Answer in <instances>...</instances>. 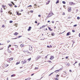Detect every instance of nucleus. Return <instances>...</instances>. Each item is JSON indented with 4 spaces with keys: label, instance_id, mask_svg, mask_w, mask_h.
I'll return each mask as SVG.
<instances>
[{
    "label": "nucleus",
    "instance_id": "nucleus-1",
    "mask_svg": "<svg viewBox=\"0 0 80 80\" xmlns=\"http://www.w3.org/2000/svg\"><path fill=\"white\" fill-rule=\"evenodd\" d=\"M13 60V58H8L7 60V62H10L11 60Z\"/></svg>",
    "mask_w": 80,
    "mask_h": 80
},
{
    "label": "nucleus",
    "instance_id": "nucleus-2",
    "mask_svg": "<svg viewBox=\"0 0 80 80\" xmlns=\"http://www.w3.org/2000/svg\"><path fill=\"white\" fill-rule=\"evenodd\" d=\"M2 8H3L4 10H6V9L5 8L6 7V5H4L3 4H2Z\"/></svg>",
    "mask_w": 80,
    "mask_h": 80
},
{
    "label": "nucleus",
    "instance_id": "nucleus-3",
    "mask_svg": "<svg viewBox=\"0 0 80 80\" xmlns=\"http://www.w3.org/2000/svg\"><path fill=\"white\" fill-rule=\"evenodd\" d=\"M75 4L72 2H69V5H75Z\"/></svg>",
    "mask_w": 80,
    "mask_h": 80
},
{
    "label": "nucleus",
    "instance_id": "nucleus-4",
    "mask_svg": "<svg viewBox=\"0 0 80 80\" xmlns=\"http://www.w3.org/2000/svg\"><path fill=\"white\" fill-rule=\"evenodd\" d=\"M27 63V60H24L23 61H22V64H24V63Z\"/></svg>",
    "mask_w": 80,
    "mask_h": 80
},
{
    "label": "nucleus",
    "instance_id": "nucleus-5",
    "mask_svg": "<svg viewBox=\"0 0 80 80\" xmlns=\"http://www.w3.org/2000/svg\"><path fill=\"white\" fill-rule=\"evenodd\" d=\"M55 58V57H54V56H51L50 59L51 60H53V58Z\"/></svg>",
    "mask_w": 80,
    "mask_h": 80
},
{
    "label": "nucleus",
    "instance_id": "nucleus-6",
    "mask_svg": "<svg viewBox=\"0 0 80 80\" xmlns=\"http://www.w3.org/2000/svg\"><path fill=\"white\" fill-rule=\"evenodd\" d=\"M71 10H72V8L71 7H69L68 8V11L69 12H71Z\"/></svg>",
    "mask_w": 80,
    "mask_h": 80
},
{
    "label": "nucleus",
    "instance_id": "nucleus-7",
    "mask_svg": "<svg viewBox=\"0 0 80 80\" xmlns=\"http://www.w3.org/2000/svg\"><path fill=\"white\" fill-rule=\"evenodd\" d=\"M31 29H32V27H29V28L28 29V31H30L31 30Z\"/></svg>",
    "mask_w": 80,
    "mask_h": 80
},
{
    "label": "nucleus",
    "instance_id": "nucleus-8",
    "mask_svg": "<svg viewBox=\"0 0 80 80\" xmlns=\"http://www.w3.org/2000/svg\"><path fill=\"white\" fill-rule=\"evenodd\" d=\"M32 47L31 46H29V50H32Z\"/></svg>",
    "mask_w": 80,
    "mask_h": 80
},
{
    "label": "nucleus",
    "instance_id": "nucleus-9",
    "mask_svg": "<svg viewBox=\"0 0 80 80\" xmlns=\"http://www.w3.org/2000/svg\"><path fill=\"white\" fill-rule=\"evenodd\" d=\"M17 14L18 15V16H19V15H22V14L21 13H19L18 12H17Z\"/></svg>",
    "mask_w": 80,
    "mask_h": 80
},
{
    "label": "nucleus",
    "instance_id": "nucleus-10",
    "mask_svg": "<svg viewBox=\"0 0 80 80\" xmlns=\"http://www.w3.org/2000/svg\"><path fill=\"white\" fill-rule=\"evenodd\" d=\"M20 61H19L17 62L16 65H18V64H20Z\"/></svg>",
    "mask_w": 80,
    "mask_h": 80
},
{
    "label": "nucleus",
    "instance_id": "nucleus-11",
    "mask_svg": "<svg viewBox=\"0 0 80 80\" xmlns=\"http://www.w3.org/2000/svg\"><path fill=\"white\" fill-rule=\"evenodd\" d=\"M20 47L21 48L23 47H24V44H22L20 45Z\"/></svg>",
    "mask_w": 80,
    "mask_h": 80
},
{
    "label": "nucleus",
    "instance_id": "nucleus-12",
    "mask_svg": "<svg viewBox=\"0 0 80 80\" xmlns=\"http://www.w3.org/2000/svg\"><path fill=\"white\" fill-rule=\"evenodd\" d=\"M18 34V33H17V32H15V33H14V35H17Z\"/></svg>",
    "mask_w": 80,
    "mask_h": 80
},
{
    "label": "nucleus",
    "instance_id": "nucleus-13",
    "mask_svg": "<svg viewBox=\"0 0 80 80\" xmlns=\"http://www.w3.org/2000/svg\"><path fill=\"white\" fill-rule=\"evenodd\" d=\"M50 1H48V2H46V5H48V4L49 3H50Z\"/></svg>",
    "mask_w": 80,
    "mask_h": 80
},
{
    "label": "nucleus",
    "instance_id": "nucleus-14",
    "mask_svg": "<svg viewBox=\"0 0 80 80\" xmlns=\"http://www.w3.org/2000/svg\"><path fill=\"white\" fill-rule=\"evenodd\" d=\"M59 2H60V1L57 0L56 2V4H57L58 3H59Z\"/></svg>",
    "mask_w": 80,
    "mask_h": 80
},
{
    "label": "nucleus",
    "instance_id": "nucleus-15",
    "mask_svg": "<svg viewBox=\"0 0 80 80\" xmlns=\"http://www.w3.org/2000/svg\"><path fill=\"white\" fill-rule=\"evenodd\" d=\"M51 35H52V36H54L55 35V34L53 32H52L51 34Z\"/></svg>",
    "mask_w": 80,
    "mask_h": 80
},
{
    "label": "nucleus",
    "instance_id": "nucleus-16",
    "mask_svg": "<svg viewBox=\"0 0 80 80\" xmlns=\"http://www.w3.org/2000/svg\"><path fill=\"white\" fill-rule=\"evenodd\" d=\"M70 35V32H68L67 34V35Z\"/></svg>",
    "mask_w": 80,
    "mask_h": 80
},
{
    "label": "nucleus",
    "instance_id": "nucleus-17",
    "mask_svg": "<svg viewBox=\"0 0 80 80\" xmlns=\"http://www.w3.org/2000/svg\"><path fill=\"white\" fill-rule=\"evenodd\" d=\"M48 28L50 31H52V29H51V28H50L48 27Z\"/></svg>",
    "mask_w": 80,
    "mask_h": 80
},
{
    "label": "nucleus",
    "instance_id": "nucleus-18",
    "mask_svg": "<svg viewBox=\"0 0 80 80\" xmlns=\"http://www.w3.org/2000/svg\"><path fill=\"white\" fill-rule=\"evenodd\" d=\"M59 72V70H57L55 71L54 72H55V73H58V72Z\"/></svg>",
    "mask_w": 80,
    "mask_h": 80
},
{
    "label": "nucleus",
    "instance_id": "nucleus-19",
    "mask_svg": "<svg viewBox=\"0 0 80 80\" xmlns=\"http://www.w3.org/2000/svg\"><path fill=\"white\" fill-rule=\"evenodd\" d=\"M8 5H9V6H10V7H12V4H8Z\"/></svg>",
    "mask_w": 80,
    "mask_h": 80
},
{
    "label": "nucleus",
    "instance_id": "nucleus-20",
    "mask_svg": "<svg viewBox=\"0 0 80 80\" xmlns=\"http://www.w3.org/2000/svg\"><path fill=\"white\" fill-rule=\"evenodd\" d=\"M70 65V63H68L67 65V66H68V67H69Z\"/></svg>",
    "mask_w": 80,
    "mask_h": 80
},
{
    "label": "nucleus",
    "instance_id": "nucleus-21",
    "mask_svg": "<svg viewBox=\"0 0 80 80\" xmlns=\"http://www.w3.org/2000/svg\"><path fill=\"white\" fill-rule=\"evenodd\" d=\"M9 65L8 64H5V66L6 67H7Z\"/></svg>",
    "mask_w": 80,
    "mask_h": 80
},
{
    "label": "nucleus",
    "instance_id": "nucleus-22",
    "mask_svg": "<svg viewBox=\"0 0 80 80\" xmlns=\"http://www.w3.org/2000/svg\"><path fill=\"white\" fill-rule=\"evenodd\" d=\"M11 77H15V74H13L11 76Z\"/></svg>",
    "mask_w": 80,
    "mask_h": 80
},
{
    "label": "nucleus",
    "instance_id": "nucleus-23",
    "mask_svg": "<svg viewBox=\"0 0 80 80\" xmlns=\"http://www.w3.org/2000/svg\"><path fill=\"white\" fill-rule=\"evenodd\" d=\"M28 60V62H30V60H31V58H29V59H28V60Z\"/></svg>",
    "mask_w": 80,
    "mask_h": 80
},
{
    "label": "nucleus",
    "instance_id": "nucleus-24",
    "mask_svg": "<svg viewBox=\"0 0 80 80\" xmlns=\"http://www.w3.org/2000/svg\"><path fill=\"white\" fill-rule=\"evenodd\" d=\"M31 78H27V80H31Z\"/></svg>",
    "mask_w": 80,
    "mask_h": 80
},
{
    "label": "nucleus",
    "instance_id": "nucleus-25",
    "mask_svg": "<svg viewBox=\"0 0 80 80\" xmlns=\"http://www.w3.org/2000/svg\"><path fill=\"white\" fill-rule=\"evenodd\" d=\"M56 78H58V77H59V75H57L56 76Z\"/></svg>",
    "mask_w": 80,
    "mask_h": 80
},
{
    "label": "nucleus",
    "instance_id": "nucleus-26",
    "mask_svg": "<svg viewBox=\"0 0 80 80\" xmlns=\"http://www.w3.org/2000/svg\"><path fill=\"white\" fill-rule=\"evenodd\" d=\"M8 52L10 53H12V51H10V50H8Z\"/></svg>",
    "mask_w": 80,
    "mask_h": 80
},
{
    "label": "nucleus",
    "instance_id": "nucleus-27",
    "mask_svg": "<svg viewBox=\"0 0 80 80\" xmlns=\"http://www.w3.org/2000/svg\"><path fill=\"white\" fill-rule=\"evenodd\" d=\"M12 3L13 5H15V4H14V3L13 2H11Z\"/></svg>",
    "mask_w": 80,
    "mask_h": 80
},
{
    "label": "nucleus",
    "instance_id": "nucleus-28",
    "mask_svg": "<svg viewBox=\"0 0 80 80\" xmlns=\"http://www.w3.org/2000/svg\"><path fill=\"white\" fill-rule=\"evenodd\" d=\"M9 23H13V21H10L9 22Z\"/></svg>",
    "mask_w": 80,
    "mask_h": 80
},
{
    "label": "nucleus",
    "instance_id": "nucleus-29",
    "mask_svg": "<svg viewBox=\"0 0 80 80\" xmlns=\"http://www.w3.org/2000/svg\"><path fill=\"white\" fill-rule=\"evenodd\" d=\"M8 13H9V14H10V15H11L12 14V12H11L10 11H9L8 12Z\"/></svg>",
    "mask_w": 80,
    "mask_h": 80
},
{
    "label": "nucleus",
    "instance_id": "nucleus-30",
    "mask_svg": "<svg viewBox=\"0 0 80 80\" xmlns=\"http://www.w3.org/2000/svg\"><path fill=\"white\" fill-rule=\"evenodd\" d=\"M22 37V36H20L18 37V38H20V37Z\"/></svg>",
    "mask_w": 80,
    "mask_h": 80
},
{
    "label": "nucleus",
    "instance_id": "nucleus-31",
    "mask_svg": "<svg viewBox=\"0 0 80 80\" xmlns=\"http://www.w3.org/2000/svg\"><path fill=\"white\" fill-rule=\"evenodd\" d=\"M62 3L63 4H65L66 3V2L65 1H62Z\"/></svg>",
    "mask_w": 80,
    "mask_h": 80
},
{
    "label": "nucleus",
    "instance_id": "nucleus-32",
    "mask_svg": "<svg viewBox=\"0 0 80 80\" xmlns=\"http://www.w3.org/2000/svg\"><path fill=\"white\" fill-rule=\"evenodd\" d=\"M48 62H49V63H52V61H48Z\"/></svg>",
    "mask_w": 80,
    "mask_h": 80
},
{
    "label": "nucleus",
    "instance_id": "nucleus-33",
    "mask_svg": "<svg viewBox=\"0 0 80 80\" xmlns=\"http://www.w3.org/2000/svg\"><path fill=\"white\" fill-rule=\"evenodd\" d=\"M2 28H5V26L4 25H2Z\"/></svg>",
    "mask_w": 80,
    "mask_h": 80
},
{
    "label": "nucleus",
    "instance_id": "nucleus-34",
    "mask_svg": "<svg viewBox=\"0 0 80 80\" xmlns=\"http://www.w3.org/2000/svg\"><path fill=\"white\" fill-rule=\"evenodd\" d=\"M1 12L2 13L3 12V10H2V8H1Z\"/></svg>",
    "mask_w": 80,
    "mask_h": 80
},
{
    "label": "nucleus",
    "instance_id": "nucleus-35",
    "mask_svg": "<svg viewBox=\"0 0 80 80\" xmlns=\"http://www.w3.org/2000/svg\"><path fill=\"white\" fill-rule=\"evenodd\" d=\"M42 27V28H44V27H46V26L45 25H43Z\"/></svg>",
    "mask_w": 80,
    "mask_h": 80
},
{
    "label": "nucleus",
    "instance_id": "nucleus-36",
    "mask_svg": "<svg viewBox=\"0 0 80 80\" xmlns=\"http://www.w3.org/2000/svg\"><path fill=\"white\" fill-rule=\"evenodd\" d=\"M30 12L31 13H33V10L31 11H30Z\"/></svg>",
    "mask_w": 80,
    "mask_h": 80
},
{
    "label": "nucleus",
    "instance_id": "nucleus-37",
    "mask_svg": "<svg viewBox=\"0 0 80 80\" xmlns=\"http://www.w3.org/2000/svg\"><path fill=\"white\" fill-rule=\"evenodd\" d=\"M53 72H52V73H51L50 74H49V76H50V75H52V74H53Z\"/></svg>",
    "mask_w": 80,
    "mask_h": 80
},
{
    "label": "nucleus",
    "instance_id": "nucleus-38",
    "mask_svg": "<svg viewBox=\"0 0 80 80\" xmlns=\"http://www.w3.org/2000/svg\"><path fill=\"white\" fill-rule=\"evenodd\" d=\"M55 80H58V78H55Z\"/></svg>",
    "mask_w": 80,
    "mask_h": 80
},
{
    "label": "nucleus",
    "instance_id": "nucleus-39",
    "mask_svg": "<svg viewBox=\"0 0 80 80\" xmlns=\"http://www.w3.org/2000/svg\"><path fill=\"white\" fill-rule=\"evenodd\" d=\"M70 18H71V17H68V19H70Z\"/></svg>",
    "mask_w": 80,
    "mask_h": 80
},
{
    "label": "nucleus",
    "instance_id": "nucleus-40",
    "mask_svg": "<svg viewBox=\"0 0 80 80\" xmlns=\"http://www.w3.org/2000/svg\"><path fill=\"white\" fill-rule=\"evenodd\" d=\"M32 7V5H30L28 6V7Z\"/></svg>",
    "mask_w": 80,
    "mask_h": 80
},
{
    "label": "nucleus",
    "instance_id": "nucleus-41",
    "mask_svg": "<svg viewBox=\"0 0 80 80\" xmlns=\"http://www.w3.org/2000/svg\"><path fill=\"white\" fill-rule=\"evenodd\" d=\"M10 47H11V45H10L8 46V48H10Z\"/></svg>",
    "mask_w": 80,
    "mask_h": 80
},
{
    "label": "nucleus",
    "instance_id": "nucleus-42",
    "mask_svg": "<svg viewBox=\"0 0 80 80\" xmlns=\"http://www.w3.org/2000/svg\"><path fill=\"white\" fill-rule=\"evenodd\" d=\"M52 48V45H50L49 46V48Z\"/></svg>",
    "mask_w": 80,
    "mask_h": 80
},
{
    "label": "nucleus",
    "instance_id": "nucleus-43",
    "mask_svg": "<svg viewBox=\"0 0 80 80\" xmlns=\"http://www.w3.org/2000/svg\"><path fill=\"white\" fill-rule=\"evenodd\" d=\"M48 55H48L47 56L45 57V58H47V56H48Z\"/></svg>",
    "mask_w": 80,
    "mask_h": 80
},
{
    "label": "nucleus",
    "instance_id": "nucleus-44",
    "mask_svg": "<svg viewBox=\"0 0 80 80\" xmlns=\"http://www.w3.org/2000/svg\"><path fill=\"white\" fill-rule=\"evenodd\" d=\"M77 19H78V20L80 19V18H79V17H77Z\"/></svg>",
    "mask_w": 80,
    "mask_h": 80
},
{
    "label": "nucleus",
    "instance_id": "nucleus-45",
    "mask_svg": "<svg viewBox=\"0 0 80 80\" xmlns=\"http://www.w3.org/2000/svg\"><path fill=\"white\" fill-rule=\"evenodd\" d=\"M38 17H41V15H38Z\"/></svg>",
    "mask_w": 80,
    "mask_h": 80
},
{
    "label": "nucleus",
    "instance_id": "nucleus-46",
    "mask_svg": "<svg viewBox=\"0 0 80 80\" xmlns=\"http://www.w3.org/2000/svg\"><path fill=\"white\" fill-rule=\"evenodd\" d=\"M77 24L73 26L74 27H77Z\"/></svg>",
    "mask_w": 80,
    "mask_h": 80
},
{
    "label": "nucleus",
    "instance_id": "nucleus-47",
    "mask_svg": "<svg viewBox=\"0 0 80 80\" xmlns=\"http://www.w3.org/2000/svg\"><path fill=\"white\" fill-rule=\"evenodd\" d=\"M68 58V57H65L66 59H67V58Z\"/></svg>",
    "mask_w": 80,
    "mask_h": 80
},
{
    "label": "nucleus",
    "instance_id": "nucleus-48",
    "mask_svg": "<svg viewBox=\"0 0 80 80\" xmlns=\"http://www.w3.org/2000/svg\"><path fill=\"white\" fill-rule=\"evenodd\" d=\"M72 32H75V30H72Z\"/></svg>",
    "mask_w": 80,
    "mask_h": 80
},
{
    "label": "nucleus",
    "instance_id": "nucleus-49",
    "mask_svg": "<svg viewBox=\"0 0 80 80\" xmlns=\"http://www.w3.org/2000/svg\"><path fill=\"white\" fill-rule=\"evenodd\" d=\"M21 12H23V9H21V10L20 11Z\"/></svg>",
    "mask_w": 80,
    "mask_h": 80
},
{
    "label": "nucleus",
    "instance_id": "nucleus-50",
    "mask_svg": "<svg viewBox=\"0 0 80 80\" xmlns=\"http://www.w3.org/2000/svg\"><path fill=\"white\" fill-rule=\"evenodd\" d=\"M14 7H15V8H17V6L15 5L14 6Z\"/></svg>",
    "mask_w": 80,
    "mask_h": 80
},
{
    "label": "nucleus",
    "instance_id": "nucleus-51",
    "mask_svg": "<svg viewBox=\"0 0 80 80\" xmlns=\"http://www.w3.org/2000/svg\"><path fill=\"white\" fill-rule=\"evenodd\" d=\"M63 15H65V12H63L62 14Z\"/></svg>",
    "mask_w": 80,
    "mask_h": 80
},
{
    "label": "nucleus",
    "instance_id": "nucleus-52",
    "mask_svg": "<svg viewBox=\"0 0 80 80\" xmlns=\"http://www.w3.org/2000/svg\"><path fill=\"white\" fill-rule=\"evenodd\" d=\"M38 68H35V69H36V70H37V69H38Z\"/></svg>",
    "mask_w": 80,
    "mask_h": 80
},
{
    "label": "nucleus",
    "instance_id": "nucleus-53",
    "mask_svg": "<svg viewBox=\"0 0 80 80\" xmlns=\"http://www.w3.org/2000/svg\"><path fill=\"white\" fill-rule=\"evenodd\" d=\"M3 47L2 48H1L0 49V50H3Z\"/></svg>",
    "mask_w": 80,
    "mask_h": 80
},
{
    "label": "nucleus",
    "instance_id": "nucleus-54",
    "mask_svg": "<svg viewBox=\"0 0 80 80\" xmlns=\"http://www.w3.org/2000/svg\"><path fill=\"white\" fill-rule=\"evenodd\" d=\"M69 72H72V70H69Z\"/></svg>",
    "mask_w": 80,
    "mask_h": 80
},
{
    "label": "nucleus",
    "instance_id": "nucleus-55",
    "mask_svg": "<svg viewBox=\"0 0 80 80\" xmlns=\"http://www.w3.org/2000/svg\"><path fill=\"white\" fill-rule=\"evenodd\" d=\"M77 63V62H75V63L73 65L75 66V63Z\"/></svg>",
    "mask_w": 80,
    "mask_h": 80
},
{
    "label": "nucleus",
    "instance_id": "nucleus-56",
    "mask_svg": "<svg viewBox=\"0 0 80 80\" xmlns=\"http://www.w3.org/2000/svg\"><path fill=\"white\" fill-rule=\"evenodd\" d=\"M47 48H50V46H47Z\"/></svg>",
    "mask_w": 80,
    "mask_h": 80
},
{
    "label": "nucleus",
    "instance_id": "nucleus-57",
    "mask_svg": "<svg viewBox=\"0 0 80 80\" xmlns=\"http://www.w3.org/2000/svg\"><path fill=\"white\" fill-rule=\"evenodd\" d=\"M33 75H34V73L32 74L31 75V76H33Z\"/></svg>",
    "mask_w": 80,
    "mask_h": 80
},
{
    "label": "nucleus",
    "instance_id": "nucleus-58",
    "mask_svg": "<svg viewBox=\"0 0 80 80\" xmlns=\"http://www.w3.org/2000/svg\"><path fill=\"white\" fill-rule=\"evenodd\" d=\"M52 23H54V21H52Z\"/></svg>",
    "mask_w": 80,
    "mask_h": 80
},
{
    "label": "nucleus",
    "instance_id": "nucleus-59",
    "mask_svg": "<svg viewBox=\"0 0 80 80\" xmlns=\"http://www.w3.org/2000/svg\"><path fill=\"white\" fill-rule=\"evenodd\" d=\"M11 50H14V48H11Z\"/></svg>",
    "mask_w": 80,
    "mask_h": 80
},
{
    "label": "nucleus",
    "instance_id": "nucleus-60",
    "mask_svg": "<svg viewBox=\"0 0 80 80\" xmlns=\"http://www.w3.org/2000/svg\"><path fill=\"white\" fill-rule=\"evenodd\" d=\"M39 24H40V23H38L37 24V26H38V25H39Z\"/></svg>",
    "mask_w": 80,
    "mask_h": 80
},
{
    "label": "nucleus",
    "instance_id": "nucleus-61",
    "mask_svg": "<svg viewBox=\"0 0 80 80\" xmlns=\"http://www.w3.org/2000/svg\"><path fill=\"white\" fill-rule=\"evenodd\" d=\"M10 42V41H7V42H8V43H9V42Z\"/></svg>",
    "mask_w": 80,
    "mask_h": 80
},
{
    "label": "nucleus",
    "instance_id": "nucleus-62",
    "mask_svg": "<svg viewBox=\"0 0 80 80\" xmlns=\"http://www.w3.org/2000/svg\"><path fill=\"white\" fill-rule=\"evenodd\" d=\"M35 23H37V21H35Z\"/></svg>",
    "mask_w": 80,
    "mask_h": 80
},
{
    "label": "nucleus",
    "instance_id": "nucleus-63",
    "mask_svg": "<svg viewBox=\"0 0 80 80\" xmlns=\"http://www.w3.org/2000/svg\"><path fill=\"white\" fill-rule=\"evenodd\" d=\"M79 37H80V33H79Z\"/></svg>",
    "mask_w": 80,
    "mask_h": 80
},
{
    "label": "nucleus",
    "instance_id": "nucleus-64",
    "mask_svg": "<svg viewBox=\"0 0 80 80\" xmlns=\"http://www.w3.org/2000/svg\"><path fill=\"white\" fill-rule=\"evenodd\" d=\"M79 67H80V63L79 64Z\"/></svg>",
    "mask_w": 80,
    "mask_h": 80
}]
</instances>
